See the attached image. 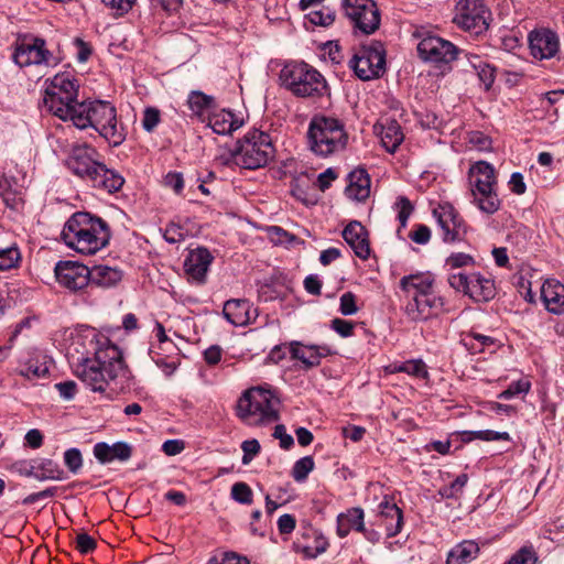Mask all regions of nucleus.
Here are the masks:
<instances>
[{
  "label": "nucleus",
  "mask_w": 564,
  "mask_h": 564,
  "mask_svg": "<svg viewBox=\"0 0 564 564\" xmlns=\"http://www.w3.org/2000/svg\"><path fill=\"white\" fill-rule=\"evenodd\" d=\"M434 284L435 279L429 272L400 279L399 286L405 300L404 313L409 319L425 322L443 312L444 299L436 293Z\"/></svg>",
  "instance_id": "obj_1"
},
{
  "label": "nucleus",
  "mask_w": 564,
  "mask_h": 564,
  "mask_svg": "<svg viewBox=\"0 0 564 564\" xmlns=\"http://www.w3.org/2000/svg\"><path fill=\"white\" fill-rule=\"evenodd\" d=\"M65 164L74 175L107 193L118 192L124 184L123 176L108 169L97 150L87 143L73 145Z\"/></svg>",
  "instance_id": "obj_2"
},
{
  "label": "nucleus",
  "mask_w": 564,
  "mask_h": 564,
  "mask_svg": "<svg viewBox=\"0 0 564 564\" xmlns=\"http://www.w3.org/2000/svg\"><path fill=\"white\" fill-rule=\"evenodd\" d=\"M61 238L69 249L90 256L109 243L110 229L104 219L87 212H77L65 223Z\"/></svg>",
  "instance_id": "obj_3"
},
{
  "label": "nucleus",
  "mask_w": 564,
  "mask_h": 564,
  "mask_svg": "<svg viewBox=\"0 0 564 564\" xmlns=\"http://www.w3.org/2000/svg\"><path fill=\"white\" fill-rule=\"evenodd\" d=\"M94 359H85L77 375L93 391H104L120 375L126 373L121 350L108 338L99 340Z\"/></svg>",
  "instance_id": "obj_4"
},
{
  "label": "nucleus",
  "mask_w": 564,
  "mask_h": 564,
  "mask_svg": "<svg viewBox=\"0 0 564 564\" xmlns=\"http://www.w3.org/2000/svg\"><path fill=\"white\" fill-rule=\"evenodd\" d=\"M74 111L72 122L78 129L93 127L113 147L120 145L126 140V130L118 122L117 110L110 102L82 101Z\"/></svg>",
  "instance_id": "obj_5"
},
{
  "label": "nucleus",
  "mask_w": 564,
  "mask_h": 564,
  "mask_svg": "<svg viewBox=\"0 0 564 564\" xmlns=\"http://www.w3.org/2000/svg\"><path fill=\"white\" fill-rule=\"evenodd\" d=\"M280 399L273 390L264 387L247 389L238 399L237 416L249 426H262L279 420Z\"/></svg>",
  "instance_id": "obj_6"
},
{
  "label": "nucleus",
  "mask_w": 564,
  "mask_h": 564,
  "mask_svg": "<svg viewBox=\"0 0 564 564\" xmlns=\"http://www.w3.org/2000/svg\"><path fill=\"white\" fill-rule=\"evenodd\" d=\"M345 124L337 118L314 116L307 129V144L317 156L329 158L343 152L348 144Z\"/></svg>",
  "instance_id": "obj_7"
},
{
  "label": "nucleus",
  "mask_w": 564,
  "mask_h": 564,
  "mask_svg": "<svg viewBox=\"0 0 564 564\" xmlns=\"http://www.w3.org/2000/svg\"><path fill=\"white\" fill-rule=\"evenodd\" d=\"M281 85L300 98H321L329 95L324 76L306 63H289L280 72Z\"/></svg>",
  "instance_id": "obj_8"
},
{
  "label": "nucleus",
  "mask_w": 564,
  "mask_h": 564,
  "mask_svg": "<svg viewBox=\"0 0 564 564\" xmlns=\"http://www.w3.org/2000/svg\"><path fill=\"white\" fill-rule=\"evenodd\" d=\"M78 85L68 73L56 74L47 84L43 98L47 110L59 119L73 120L74 110L82 102L77 101Z\"/></svg>",
  "instance_id": "obj_9"
},
{
  "label": "nucleus",
  "mask_w": 564,
  "mask_h": 564,
  "mask_svg": "<svg viewBox=\"0 0 564 564\" xmlns=\"http://www.w3.org/2000/svg\"><path fill=\"white\" fill-rule=\"evenodd\" d=\"M274 156L271 137L260 130H251L238 142L231 153L234 163L246 170H257L268 164Z\"/></svg>",
  "instance_id": "obj_10"
},
{
  "label": "nucleus",
  "mask_w": 564,
  "mask_h": 564,
  "mask_svg": "<svg viewBox=\"0 0 564 564\" xmlns=\"http://www.w3.org/2000/svg\"><path fill=\"white\" fill-rule=\"evenodd\" d=\"M468 180L473 203L486 214H495L501 205L496 192L495 169L485 161H478L469 167Z\"/></svg>",
  "instance_id": "obj_11"
},
{
  "label": "nucleus",
  "mask_w": 564,
  "mask_h": 564,
  "mask_svg": "<svg viewBox=\"0 0 564 564\" xmlns=\"http://www.w3.org/2000/svg\"><path fill=\"white\" fill-rule=\"evenodd\" d=\"M451 288L475 302H488L496 295L495 281L480 272L458 271L448 273Z\"/></svg>",
  "instance_id": "obj_12"
},
{
  "label": "nucleus",
  "mask_w": 564,
  "mask_h": 564,
  "mask_svg": "<svg viewBox=\"0 0 564 564\" xmlns=\"http://www.w3.org/2000/svg\"><path fill=\"white\" fill-rule=\"evenodd\" d=\"M453 21L459 29L479 35L488 30L491 12L484 0H459Z\"/></svg>",
  "instance_id": "obj_13"
},
{
  "label": "nucleus",
  "mask_w": 564,
  "mask_h": 564,
  "mask_svg": "<svg viewBox=\"0 0 564 564\" xmlns=\"http://www.w3.org/2000/svg\"><path fill=\"white\" fill-rule=\"evenodd\" d=\"M415 36L421 39L417 43V53L425 62L435 65H447L455 61L459 54V50L451 41L431 32L417 31Z\"/></svg>",
  "instance_id": "obj_14"
},
{
  "label": "nucleus",
  "mask_w": 564,
  "mask_h": 564,
  "mask_svg": "<svg viewBox=\"0 0 564 564\" xmlns=\"http://www.w3.org/2000/svg\"><path fill=\"white\" fill-rule=\"evenodd\" d=\"M361 80L378 78L386 66V51L380 42L361 46L349 62Z\"/></svg>",
  "instance_id": "obj_15"
},
{
  "label": "nucleus",
  "mask_w": 564,
  "mask_h": 564,
  "mask_svg": "<svg viewBox=\"0 0 564 564\" xmlns=\"http://www.w3.org/2000/svg\"><path fill=\"white\" fill-rule=\"evenodd\" d=\"M345 15L354 28L371 34L380 25V11L373 0H343Z\"/></svg>",
  "instance_id": "obj_16"
},
{
  "label": "nucleus",
  "mask_w": 564,
  "mask_h": 564,
  "mask_svg": "<svg viewBox=\"0 0 564 564\" xmlns=\"http://www.w3.org/2000/svg\"><path fill=\"white\" fill-rule=\"evenodd\" d=\"M12 58L20 67L31 65L56 66L59 63V58L45 47V41L40 37L18 43Z\"/></svg>",
  "instance_id": "obj_17"
},
{
  "label": "nucleus",
  "mask_w": 564,
  "mask_h": 564,
  "mask_svg": "<svg viewBox=\"0 0 564 564\" xmlns=\"http://www.w3.org/2000/svg\"><path fill=\"white\" fill-rule=\"evenodd\" d=\"M57 283L69 292H78L89 285L88 267L75 261H59L54 269Z\"/></svg>",
  "instance_id": "obj_18"
},
{
  "label": "nucleus",
  "mask_w": 564,
  "mask_h": 564,
  "mask_svg": "<svg viewBox=\"0 0 564 564\" xmlns=\"http://www.w3.org/2000/svg\"><path fill=\"white\" fill-rule=\"evenodd\" d=\"M433 216L442 230L444 242L462 240L466 226L459 214L451 204H441L433 210Z\"/></svg>",
  "instance_id": "obj_19"
},
{
  "label": "nucleus",
  "mask_w": 564,
  "mask_h": 564,
  "mask_svg": "<svg viewBox=\"0 0 564 564\" xmlns=\"http://www.w3.org/2000/svg\"><path fill=\"white\" fill-rule=\"evenodd\" d=\"M531 55L539 61L551 59L560 52L558 35L549 29H535L528 35Z\"/></svg>",
  "instance_id": "obj_20"
},
{
  "label": "nucleus",
  "mask_w": 564,
  "mask_h": 564,
  "mask_svg": "<svg viewBox=\"0 0 564 564\" xmlns=\"http://www.w3.org/2000/svg\"><path fill=\"white\" fill-rule=\"evenodd\" d=\"M288 347L291 358L300 360L306 370L319 366L323 358L333 354L326 345H303L300 341H291Z\"/></svg>",
  "instance_id": "obj_21"
},
{
  "label": "nucleus",
  "mask_w": 564,
  "mask_h": 564,
  "mask_svg": "<svg viewBox=\"0 0 564 564\" xmlns=\"http://www.w3.org/2000/svg\"><path fill=\"white\" fill-rule=\"evenodd\" d=\"M223 314L235 326H245L257 317V310L245 299H231L225 302Z\"/></svg>",
  "instance_id": "obj_22"
},
{
  "label": "nucleus",
  "mask_w": 564,
  "mask_h": 564,
  "mask_svg": "<svg viewBox=\"0 0 564 564\" xmlns=\"http://www.w3.org/2000/svg\"><path fill=\"white\" fill-rule=\"evenodd\" d=\"M213 256L206 248L192 250L184 263L185 272L188 278L198 284L205 282Z\"/></svg>",
  "instance_id": "obj_23"
},
{
  "label": "nucleus",
  "mask_w": 564,
  "mask_h": 564,
  "mask_svg": "<svg viewBox=\"0 0 564 564\" xmlns=\"http://www.w3.org/2000/svg\"><path fill=\"white\" fill-rule=\"evenodd\" d=\"M343 238L358 258L362 260H367L369 258L371 249L368 239V231L361 223L357 220L350 221L343 230Z\"/></svg>",
  "instance_id": "obj_24"
},
{
  "label": "nucleus",
  "mask_w": 564,
  "mask_h": 564,
  "mask_svg": "<svg viewBox=\"0 0 564 564\" xmlns=\"http://www.w3.org/2000/svg\"><path fill=\"white\" fill-rule=\"evenodd\" d=\"M380 524L384 527L387 536L392 538L399 534L403 527L402 510L387 496L378 506Z\"/></svg>",
  "instance_id": "obj_25"
},
{
  "label": "nucleus",
  "mask_w": 564,
  "mask_h": 564,
  "mask_svg": "<svg viewBox=\"0 0 564 564\" xmlns=\"http://www.w3.org/2000/svg\"><path fill=\"white\" fill-rule=\"evenodd\" d=\"M383 148L393 153L404 140L403 131L397 120L386 118L375 126Z\"/></svg>",
  "instance_id": "obj_26"
},
{
  "label": "nucleus",
  "mask_w": 564,
  "mask_h": 564,
  "mask_svg": "<svg viewBox=\"0 0 564 564\" xmlns=\"http://www.w3.org/2000/svg\"><path fill=\"white\" fill-rule=\"evenodd\" d=\"M541 296L549 312L564 313V285L556 280H546L541 288Z\"/></svg>",
  "instance_id": "obj_27"
},
{
  "label": "nucleus",
  "mask_w": 564,
  "mask_h": 564,
  "mask_svg": "<svg viewBox=\"0 0 564 564\" xmlns=\"http://www.w3.org/2000/svg\"><path fill=\"white\" fill-rule=\"evenodd\" d=\"M370 177L365 169H355L348 175L346 195L350 199L362 202L370 195Z\"/></svg>",
  "instance_id": "obj_28"
},
{
  "label": "nucleus",
  "mask_w": 564,
  "mask_h": 564,
  "mask_svg": "<svg viewBox=\"0 0 564 564\" xmlns=\"http://www.w3.org/2000/svg\"><path fill=\"white\" fill-rule=\"evenodd\" d=\"M89 284L100 288H111L122 279V272L113 267L97 264L88 268Z\"/></svg>",
  "instance_id": "obj_29"
},
{
  "label": "nucleus",
  "mask_w": 564,
  "mask_h": 564,
  "mask_svg": "<svg viewBox=\"0 0 564 564\" xmlns=\"http://www.w3.org/2000/svg\"><path fill=\"white\" fill-rule=\"evenodd\" d=\"M479 551V545L475 541H462L449 550L446 564H468L477 558Z\"/></svg>",
  "instance_id": "obj_30"
},
{
  "label": "nucleus",
  "mask_w": 564,
  "mask_h": 564,
  "mask_svg": "<svg viewBox=\"0 0 564 564\" xmlns=\"http://www.w3.org/2000/svg\"><path fill=\"white\" fill-rule=\"evenodd\" d=\"M365 513L361 508L348 509L345 513L337 517V533L340 538H345L351 530L365 531L364 523Z\"/></svg>",
  "instance_id": "obj_31"
},
{
  "label": "nucleus",
  "mask_w": 564,
  "mask_h": 564,
  "mask_svg": "<svg viewBox=\"0 0 564 564\" xmlns=\"http://www.w3.org/2000/svg\"><path fill=\"white\" fill-rule=\"evenodd\" d=\"M241 123L231 111L225 109L208 115V126L217 134H230L240 128Z\"/></svg>",
  "instance_id": "obj_32"
},
{
  "label": "nucleus",
  "mask_w": 564,
  "mask_h": 564,
  "mask_svg": "<svg viewBox=\"0 0 564 564\" xmlns=\"http://www.w3.org/2000/svg\"><path fill=\"white\" fill-rule=\"evenodd\" d=\"M35 468H36L35 479L39 481H45V480L62 481V480H66L68 478L67 474L59 466V464L50 458H41V459L35 460Z\"/></svg>",
  "instance_id": "obj_33"
},
{
  "label": "nucleus",
  "mask_w": 564,
  "mask_h": 564,
  "mask_svg": "<svg viewBox=\"0 0 564 564\" xmlns=\"http://www.w3.org/2000/svg\"><path fill=\"white\" fill-rule=\"evenodd\" d=\"M187 105L192 113L200 118L212 113L215 107V99L202 91L194 90L188 95Z\"/></svg>",
  "instance_id": "obj_34"
},
{
  "label": "nucleus",
  "mask_w": 564,
  "mask_h": 564,
  "mask_svg": "<svg viewBox=\"0 0 564 564\" xmlns=\"http://www.w3.org/2000/svg\"><path fill=\"white\" fill-rule=\"evenodd\" d=\"M391 373L404 372L419 379L429 377L426 365L421 359L408 360L400 364H393L389 367Z\"/></svg>",
  "instance_id": "obj_35"
},
{
  "label": "nucleus",
  "mask_w": 564,
  "mask_h": 564,
  "mask_svg": "<svg viewBox=\"0 0 564 564\" xmlns=\"http://www.w3.org/2000/svg\"><path fill=\"white\" fill-rule=\"evenodd\" d=\"M21 252L17 245L0 248V271L14 269L21 262Z\"/></svg>",
  "instance_id": "obj_36"
},
{
  "label": "nucleus",
  "mask_w": 564,
  "mask_h": 564,
  "mask_svg": "<svg viewBox=\"0 0 564 564\" xmlns=\"http://www.w3.org/2000/svg\"><path fill=\"white\" fill-rule=\"evenodd\" d=\"M445 265L452 272L466 271L475 265V259L468 253L454 252L446 258Z\"/></svg>",
  "instance_id": "obj_37"
},
{
  "label": "nucleus",
  "mask_w": 564,
  "mask_h": 564,
  "mask_svg": "<svg viewBox=\"0 0 564 564\" xmlns=\"http://www.w3.org/2000/svg\"><path fill=\"white\" fill-rule=\"evenodd\" d=\"M311 23L321 26H328L335 20V11L327 7H321L317 10H312L307 14Z\"/></svg>",
  "instance_id": "obj_38"
},
{
  "label": "nucleus",
  "mask_w": 564,
  "mask_h": 564,
  "mask_svg": "<svg viewBox=\"0 0 564 564\" xmlns=\"http://www.w3.org/2000/svg\"><path fill=\"white\" fill-rule=\"evenodd\" d=\"M314 469V459L311 456L302 457L296 460L292 468V477L295 481H304L308 474Z\"/></svg>",
  "instance_id": "obj_39"
},
{
  "label": "nucleus",
  "mask_w": 564,
  "mask_h": 564,
  "mask_svg": "<svg viewBox=\"0 0 564 564\" xmlns=\"http://www.w3.org/2000/svg\"><path fill=\"white\" fill-rule=\"evenodd\" d=\"M137 0H100V2L109 10L115 18L127 14Z\"/></svg>",
  "instance_id": "obj_40"
},
{
  "label": "nucleus",
  "mask_w": 564,
  "mask_h": 564,
  "mask_svg": "<svg viewBox=\"0 0 564 564\" xmlns=\"http://www.w3.org/2000/svg\"><path fill=\"white\" fill-rule=\"evenodd\" d=\"M531 389V383L528 380H518L510 383L508 389L498 394L499 399L509 400L518 394H527Z\"/></svg>",
  "instance_id": "obj_41"
},
{
  "label": "nucleus",
  "mask_w": 564,
  "mask_h": 564,
  "mask_svg": "<svg viewBox=\"0 0 564 564\" xmlns=\"http://www.w3.org/2000/svg\"><path fill=\"white\" fill-rule=\"evenodd\" d=\"M64 464L67 469L76 475L83 467V456L78 448H69L64 453Z\"/></svg>",
  "instance_id": "obj_42"
},
{
  "label": "nucleus",
  "mask_w": 564,
  "mask_h": 564,
  "mask_svg": "<svg viewBox=\"0 0 564 564\" xmlns=\"http://www.w3.org/2000/svg\"><path fill=\"white\" fill-rule=\"evenodd\" d=\"M394 208L398 212V220L400 221L401 228H405L408 219L413 212V205L405 196L398 197Z\"/></svg>",
  "instance_id": "obj_43"
},
{
  "label": "nucleus",
  "mask_w": 564,
  "mask_h": 564,
  "mask_svg": "<svg viewBox=\"0 0 564 564\" xmlns=\"http://www.w3.org/2000/svg\"><path fill=\"white\" fill-rule=\"evenodd\" d=\"M231 498L242 505L252 502V490L246 482H236L231 487Z\"/></svg>",
  "instance_id": "obj_44"
},
{
  "label": "nucleus",
  "mask_w": 564,
  "mask_h": 564,
  "mask_svg": "<svg viewBox=\"0 0 564 564\" xmlns=\"http://www.w3.org/2000/svg\"><path fill=\"white\" fill-rule=\"evenodd\" d=\"M536 554L532 547L523 546L506 564H535Z\"/></svg>",
  "instance_id": "obj_45"
},
{
  "label": "nucleus",
  "mask_w": 564,
  "mask_h": 564,
  "mask_svg": "<svg viewBox=\"0 0 564 564\" xmlns=\"http://www.w3.org/2000/svg\"><path fill=\"white\" fill-rule=\"evenodd\" d=\"M163 237L169 243H177L185 239L186 232L178 224L171 223L165 227Z\"/></svg>",
  "instance_id": "obj_46"
},
{
  "label": "nucleus",
  "mask_w": 564,
  "mask_h": 564,
  "mask_svg": "<svg viewBox=\"0 0 564 564\" xmlns=\"http://www.w3.org/2000/svg\"><path fill=\"white\" fill-rule=\"evenodd\" d=\"M339 312L345 316L354 315L358 312L356 295L354 293L346 292L341 294L339 299Z\"/></svg>",
  "instance_id": "obj_47"
},
{
  "label": "nucleus",
  "mask_w": 564,
  "mask_h": 564,
  "mask_svg": "<svg viewBox=\"0 0 564 564\" xmlns=\"http://www.w3.org/2000/svg\"><path fill=\"white\" fill-rule=\"evenodd\" d=\"M76 550L82 554L91 553L96 549V540L86 532L78 533L75 539Z\"/></svg>",
  "instance_id": "obj_48"
},
{
  "label": "nucleus",
  "mask_w": 564,
  "mask_h": 564,
  "mask_svg": "<svg viewBox=\"0 0 564 564\" xmlns=\"http://www.w3.org/2000/svg\"><path fill=\"white\" fill-rule=\"evenodd\" d=\"M260 448L259 442L254 438L243 441L241 444V449L243 452L242 464L248 465L252 458L259 454Z\"/></svg>",
  "instance_id": "obj_49"
},
{
  "label": "nucleus",
  "mask_w": 564,
  "mask_h": 564,
  "mask_svg": "<svg viewBox=\"0 0 564 564\" xmlns=\"http://www.w3.org/2000/svg\"><path fill=\"white\" fill-rule=\"evenodd\" d=\"M160 122V111L156 108H147L143 113L142 127L145 131L152 132Z\"/></svg>",
  "instance_id": "obj_50"
},
{
  "label": "nucleus",
  "mask_w": 564,
  "mask_h": 564,
  "mask_svg": "<svg viewBox=\"0 0 564 564\" xmlns=\"http://www.w3.org/2000/svg\"><path fill=\"white\" fill-rule=\"evenodd\" d=\"M476 73L480 82L485 85L486 89H489L495 82V67L489 63L485 62L480 67L476 69Z\"/></svg>",
  "instance_id": "obj_51"
},
{
  "label": "nucleus",
  "mask_w": 564,
  "mask_h": 564,
  "mask_svg": "<svg viewBox=\"0 0 564 564\" xmlns=\"http://www.w3.org/2000/svg\"><path fill=\"white\" fill-rule=\"evenodd\" d=\"M355 324L350 321L343 318H334L332 321V329L335 330L341 337H350L354 334Z\"/></svg>",
  "instance_id": "obj_52"
},
{
  "label": "nucleus",
  "mask_w": 564,
  "mask_h": 564,
  "mask_svg": "<svg viewBox=\"0 0 564 564\" xmlns=\"http://www.w3.org/2000/svg\"><path fill=\"white\" fill-rule=\"evenodd\" d=\"M410 239L417 245H426L431 239V229L426 225H416L410 234Z\"/></svg>",
  "instance_id": "obj_53"
},
{
  "label": "nucleus",
  "mask_w": 564,
  "mask_h": 564,
  "mask_svg": "<svg viewBox=\"0 0 564 564\" xmlns=\"http://www.w3.org/2000/svg\"><path fill=\"white\" fill-rule=\"evenodd\" d=\"M508 185L510 191L516 195H523L527 191L523 175L519 172L511 174Z\"/></svg>",
  "instance_id": "obj_54"
},
{
  "label": "nucleus",
  "mask_w": 564,
  "mask_h": 564,
  "mask_svg": "<svg viewBox=\"0 0 564 564\" xmlns=\"http://www.w3.org/2000/svg\"><path fill=\"white\" fill-rule=\"evenodd\" d=\"M273 436L280 441V446L284 449H289L294 444L292 435L286 433L285 426L282 424L274 427Z\"/></svg>",
  "instance_id": "obj_55"
},
{
  "label": "nucleus",
  "mask_w": 564,
  "mask_h": 564,
  "mask_svg": "<svg viewBox=\"0 0 564 564\" xmlns=\"http://www.w3.org/2000/svg\"><path fill=\"white\" fill-rule=\"evenodd\" d=\"M111 455L112 460L119 459V460H127L131 456V447L126 443H115L111 445Z\"/></svg>",
  "instance_id": "obj_56"
},
{
  "label": "nucleus",
  "mask_w": 564,
  "mask_h": 564,
  "mask_svg": "<svg viewBox=\"0 0 564 564\" xmlns=\"http://www.w3.org/2000/svg\"><path fill=\"white\" fill-rule=\"evenodd\" d=\"M165 185L171 187L176 194L184 188V180L181 173L170 172L164 178Z\"/></svg>",
  "instance_id": "obj_57"
},
{
  "label": "nucleus",
  "mask_w": 564,
  "mask_h": 564,
  "mask_svg": "<svg viewBox=\"0 0 564 564\" xmlns=\"http://www.w3.org/2000/svg\"><path fill=\"white\" fill-rule=\"evenodd\" d=\"M94 455L102 464L112 462L111 446L106 443H97L94 446Z\"/></svg>",
  "instance_id": "obj_58"
},
{
  "label": "nucleus",
  "mask_w": 564,
  "mask_h": 564,
  "mask_svg": "<svg viewBox=\"0 0 564 564\" xmlns=\"http://www.w3.org/2000/svg\"><path fill=\"white\" fill-rule=\"evenodd\" d=\"M55 388L59 392L61 397L65 400H70L75 397L77 386L74 381H64L55 384Z\"/></svg>",
  "instance_id": "obj_59"
},
{
  "label": "nucleus",
  "mask_w": 564,
  "mask_h": 564,
  "mask_svg": "<svg viewBox=\"0 0 564 564\" xmlns=\"http://www.w3.org/2000/svg\"><path fill=\"white\" fill-rule=\"evenodd\" d=\"M295 518L291 514H283L278 520V529L281 534H289L295 529Z\"/></svg>",
  "instance_id": "obj_60"
},
{
  "label": "nucleus",
  "mask_w": 564,
  "mask_h": 564,
  "mask_svg": "<svg viewBox=\"0 0 564 564\" xmlns=\"http://www.w3.org/2000/svg\"><path fill=\"white\" fill-rule=\"evenodd\" d=\"M73 43L77 48V59L82 63L86 62L91 54L90 46L79 37L74 39Z\"/></svg>",
  "instance_id": "obj_61"
},
{
  "label": "nucleus",
  "mask_w": 564,
  "mask_h": 564,
  "mask_svg": "<svg viewBox=\"0 0 564 564\" xmlns=\"http://www.w3.org/2000/svg\"><path fill=\"white\" fill-rule=\"evenodd\" d=\"M336 177L337 174L333 169H327L326 171L321 173L317 178V185L319 189H327L330 186L332 182L336 180Z\"/></svg>",
  "instance_id": "obj_62"
},
{
  "label": "nucleus",
  "mask_w": 564,
  "mask_h": 564,
  "mask_svg": "<svg viewBox=\"0 0 564 564\" xmlns=\"http://www.w3.org/2000/svg\"><path fill=\"white\" fill-rule=\"evenodd\" d=\"M162 449L166 455L174 456L184 449V443L180 440H169L163 443Z\"/></svg>",
  "instance_id": "obj_63"
},
{
  "label": "nucleus",
  "mask_w": 564,
  "mask_h": 564,
  "mask_svg": "<svg viewBox=\"0 0 564 564\" xmlns=\"http://www.w3.org/2000/svg\"><path fill=\"white\" fill-rule=\"evenodd\" d=\"M221 352L219 346H210L204 351V359L210 366L217 365L221 359Z\"/></svg>",
  "instance_id": "obj_64"
}]
</instances>
